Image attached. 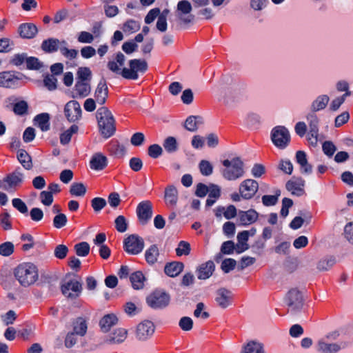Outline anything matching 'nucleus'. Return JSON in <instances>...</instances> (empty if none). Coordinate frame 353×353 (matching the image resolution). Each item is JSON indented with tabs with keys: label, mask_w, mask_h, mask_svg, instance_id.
Listing matches in <instances>:
<instances>
[{
	"label": "nucleus",
	"mask_w": 353,
	"mask_h": 353,
	"mask_svg": "<svg viewBox=\"0 0 353 353\" xmlns=\"http://www.w3.org/2000/svg\"><path fill=\"white\" fill-rule=\"evenodd\" d=\"M14 274L20 285L23 287L33 285L39 279L38 269L32 263H23L19 265L14 269Z\"/></svg>",
	"instance_id": "f257e3e1"
},
{
	"label": "nucleus",
	"mask_w": 353,
	"mask_h": 353,
	"mask_svg": "<svg viewBox=\"0 0 353 353\" xmlns=\"http://www.w3.org/2000/svg\"><path fill=\"white\" fill-rule=\"evenodd\" d=\"M97 119L101 135L108 139L112 137L115 131V121L111 112L105 107H101L97 112Z\"/></svg>",
	"instance_id": "f03ea898"
},
{
	"label": "nucleus",
	"mask_w": 353,
	"mask_h": 353,
	"mask_svg": "<svg viewBox=\"0 0 353 353\" xmlns=\"http://www.w3.org/2000/svg\"><path fill=\"white\" fill-rule=\"evenodd\" d=\"M222 163L225 168L222 169L221 174L226 180L235 181L244 175V164L240 158L236 157L231 160L225 159L223 161Z\"/></svg>",
	"instance_id": "7ed1b4c3"
},
{
	"label": "nucleus",
	"mask_w": 353,
	"mask_h": 353,
	"mask_svg": "<svg viewBox=\"0 0 353 353\" xmlns=\"http://www.w3.org/2000/svg\"><path fill=\"white\" fill-rule=\"evenodd\" d=\"M148 70V63L145 60L132 59L129 61V68H123L121 70V76L127 79L136 80L138 79V73H144Z\"/></svg>",
	"instance_id": "20e7f679"
},
{
	"label": "nucleus",
	"mask_w": 353,
	"mask_h": 353,
	"mask_svg": "<svg viewBox=\"0 0 353 353\" xmlns=\"http://www.w3.org/2000/svg\"><path fill=\"white\" fill-rule=\"evenodd\" d=\"M170 301L169 294L161 290L152 292L146 299L148 305L153 309H162L167 307Z\"/></svg>",
	"instance_id": "39448f33"
},
{
	"label": "nucleus",
	"mask_w": 353,
	"mask_h": 353,
	"mask_svg": "<svg viewBox=\"0 0 353 353\" xmlns=\"http://www.w3.org/2000/svg\"><path fill=\"white\" fill-rule=\"evenodd\" d=\"M285 301L288 312L292 314L299 312L303 305L302 294L297 288L290 289L285 295Z\"/></svg>",
	"instance_id": "423d86ee"
},
{
	"label": "nucleus",
	"mask_w": 353,
	"mask_h": 353,
	"mask_svg": "<svg viewBox=\"0 0 353 353\" xmlns=\"http://www.w3.org/2000/svg\"><path fill=\"white\" fill-rule=\"evenodd\" d=\"M23 174L19 170H15L0 181V188L13 192L23 182Z\"/></svg>",
	"instance_id": "0eeeda50"
},
{
	"label": "nucleus",
	"mask_w": 353,
	"mask_h": 353,
	"mask_svg": "<svg viewBox=\"0 0 353 353\" xmlns=\"http://www.w3.org/2000/svg\"><path fill=\"white\" fill-rule=\"evenodd\" d=\"M271 139L277 148L283 149L289 144L290 135L286 128L279 125L272 129Z\"/></svg>",
	"instance_id": "6e6552de"
},
{
	"label": "nucleus",
	"mask_w": 353,
	"mask_h": 353,
	"mask_svg": "<svg viewBox=\"0 0 353 353\" xmlns=\"http://www.w3.org/2000/svg\"><path fill=\"white\" fill-rule=\"evenodd\" d=\"M61 288L63 294L71 299L79 297L83 290L81 282L77 279L65 280Z\"/></svg>",
	"instance_id": "1a4fd4ad"
},
{
	"label": "nucleus",
	"mask_w": 353,
	"mask_h": 353,
	"mask_svg": "<svg viewBox=\"0 0 353 353\" xmlns=\"http://www.w3.org/2000/svg\"><path fill=\"white\" fill-rule=\"evenodd\" d=\"M242 92L241 86L234 83L230 85L223 87L221 90L220 97L224 103L229 105L236 101Z\"/></svg>",
	"instance_id": "9d476101"
},
{
	"label": "nucleus",
	"mask_w": 353,
	"mask_h": 353,
	"mask_svg": "<svg viewBox=\"0 0 353 353\" xmlns=\"http://www.w3.org/2000/svg\"><path fill=\"white\" fill-rule=\"evenodd\" d=\"M155 331L154 323L144 320L137 325L135 335L139 341H145L151 338Z\"/></svg>",
	"instance_id": "9b49d317"
},
{
	"label": "nucleus",
	"mask_w": 353,
	"mask_h": 353,
	"mask_svg": "<svg viewBox=\"0 0 353 353\" xmlns=\"http://www.w3.org/2000/svg\"><path fill=\"white\" fill-rule=\"evenodd\" d=\"M258 189V183L254 179H248L241 183L239 191L242 198L250 199L255 195Z\"/></svg>",
	"instance_id": "f8f14e48"
},
{
	"label": "nucleus",
	"mask_w": 353,
	"mask_h": 353,
	"mask_svg": "<svg viewBox=\"0 0 353 353\" xmlns=\"http://www.w3.org/2000/svg\"><path fill=\"white\" fill-rule=\"evenodd\" d=\"M124 246L127 252L137 254L143 250L144 243L141 238L132 234L125 239Z\"/></svg>",
	"instance_id": "ddd939ff"
},
{
	"label": "nucleus",
	"mask_w": 353,
	"mask_h": 353,
	"mask_svg": "<svg viewBox=\"0 0 353 353\" xmlns=\"http://www.w3.org/2000/svg\"><path fill=\"white\" fill-rule=\"evenodd\" d=\"M82 110L79 103L72 100L68 101L64 108V114L70 122H75L81 117Z\"/></svg>",
	"instance_id": "4468645a"
},
{
	"label": "nucleus",
	"mask_w": 353,
	"mask_h": 353,
	"mask_svg": "<svg viewBox=\"0 0 353 353\" xmlns=\"http://www.w3.org/2000/svg\"><path fill=\"white\" fill-rule=\"evenodd\" d=\"M305 181L301 178H292L289 180L286 184V189L292 194L296 196H301L305 194Z\"/></svg>",
	"instance_id": "2eb2a0df"
},
{
	"label": "nucleus",
	"mask_w": 353,
	"mask_h": 353,
	"mask_svg": "<svg viewBox=\"0 0 353 353\" xmlns=\"http://www.w3.org/2000/svg\"><path fill=\"white\" fill-rule=\"evenodd\" d=\"M137 214L139 221L145 224L152 215V205L149 201L141 202L137 208Z\"/></svg>",
	"instance_id": "dca6fc26"
},
{
	"label": "nucleus",
	"mask_w": 353,
	"mask_h": 353,
	"mask_svg": "<svg viewBox=\"0 0 353 353\" xmlns=\"http://www.w3.org/2000/svg\"><path fill=\"white\" fill-rule=\"evenodd\" d=\"M19 78L17 77L13 72H0V87L6 88H16L19 84Z\"/></svg>",
	"instance_id": "f3484780"
},
{
	"label": "nucleus",
	"mask_w": 353,
	"mask_h": 353,
	"mask_svg": "<svg viewBox=\"0 0 353 353\" xmlns=\"http://www.w3.org/2000/svg\"><path fill=\"white\" fill-rule=\"evenodd\" d=\"M108 96V88L105 80H101L94 91V97L96 102L99 105H103L105 103Z\"/></svg>",
	"instance_id": "a211bd4d"
},
{
	"label": "nucleus",
	"mask_w": 353,
	"mask_h": 353,
	"mask_svg": "<svg viewBox=\"0 0 353 353\" xmlns=\"http://www.w3.org/2000/svg\"><path fill=\"white\" fill-rule=\"evenodd\" d=\"M232 292L225 289L221 288L216 292V302L221 308L228 307L232 302Z\"/></svg>",
	"instance_id": "6ab92c4d"
},
{
	"label": "nucleus",
	"mask_w": 353,
	"mask_h": 353,
	"mask_svg": "<svg viewBox=\"0 0 353 353\" xmlns=\"http://www.w3.org/2000/svg\"><path fill=\"white\" fill-rule=\"evenodd\" d=\"M127 336V330L121 327L117 328L105 339V342L111 345L119 344L126 339Z\"/></svg>",
	"instance_id": "aec40b11"
},
{
	"label": "nucleus",
	"mask_w": 353,
	"mask_h": 353,
	"mask_svg": "<svg viewBox=\"0 0 353 353\" xmlns=\"http://www.w3.org/2000/svg\"><path fill=\"white\" fill-rule=\"evenodd\" d=\"M178 190L174 185H168L164 192L165 204L169 207H175L178 202Z\"/></svg>",
	"instance_id": "412c9836"
},
{
	"label": "nucleus",
	"mask_w": 353,
	"mask_h": 353,
	"mask_svg": "<svg viewBox=\"0 0 353 353\" xmlns=\"http://www.w3.org/2000/svg\"><path fill=\"white\" fill-rule=\"evenodd\" d=\"M90 83L77 81L72 97L74 98H85L90 94Z\"/></svg>",
	"instance_id": "4be33fe9"
},
{
	"label": "nucleus",
	"mask_w": 353,
	"mask_h": 353,
	"mask_svg": "<svg viewBox=\"0 0 353 353\" xmlns=\"http://www.w3.org/2000/svg\"><path fill=\"white\" fill-rule=\"evenodd\" d=\"M125 61V55L119 52L115 54V57L113 60H110L108 62L107 67L110 71L121 74L122 70L121 67L123 66Z\"/></svg>",
	"instance_id": "5701e85b"
},
{
	"label": "nucleus",
	"mask_w": 353,
	"mask_h": 353,
	"mask_svg": "<svg viewBox=\"0 0 353 353\" xmlns=\"http://www.w3.org/2000/svg\"><path fill=\"white\" fill-rule=\"evenodd\" d=\"M18 32L23 39H32L37 34L38 29L34 23H26L19 26Z\"/></svg>",
	"instance_id": "b1692460"
},
{
	"label": "nucleus",
	"mask_w": 353,
	"mask_h": 353,
	"mask_svg": "<svg viewBox=\"0 0 353 353\" xmlns=\"http://www.w3.org/2000/svg\"><path fill=\"white\" fill-rule=\"evenodd\" d=\"M118 321L119 319L114 314L104 315L99 321L101 330L104 333L109 332L112 327L117 324Z\"/></svg>",
	"instance_id": "393cba45"
},
{
	"label": "nucleus",
	"mask_w": 353,
	"mask_h": 353,
	"mask_svg": "<svg viewBox=\"0 0 353 353\" xmlns=\"http://www.w3.org/2000/svg\"><path fill=\"white\" fill-rule=\"evenodd\" d=\"M214 264L212 261H207L199 266L196 270L199 279H207L210 277L214 271Z\"/></svg>",
	"instance_id": "a878e982"
},
{
	"label": "nucleus",
	"mask_w": 353,
	"mask_h": 353,
	"mask_svg": "<svg viewBox=\"0 0 353 353\" xmlns=\"http://www.w3.org/2000/svg\"><path fill=\"white\" fill-rule=\"evenodd\" d=\"M316 349L321 353H336L341 349V346L338 343H327L323 339L318 341Z\"/></svg>",
	"instance_id": "bb28decb"
},
{
	"label": "nucleus",
	"mask_w": 353,
	"mask_h": 353,
	"mask_svg": "<svg viewBox=\"0 0 353 353\" xmlns=\"http://www.w3.org/2000/svg\"><path fill=\"white\" fill-rule=\"evenodd\" d=\"M297 163L301 166V172L302 174H309L312 172V166L308 163L307 156L305 152L298 151L296 154Z\"/></svg>",
	"instance_id": "cd10ccee"
},
{
	"label": "nucleus",
	"mask_w": 353,
	"mask_h": 353,
	"mask_svg": "<svg viewBox=\"0 0 353 353\" xmlns=\"http://www.w3.org/2000/svg\"><path fill=\"white\" fill-rule=\"evenodd\" d=\"M108 164L106 157L101 153L94 154L90 160V168L94 170H102Z\"/></svg>",
	"instance_id": "c85d7f7f"
},
{
	"label": "nucleus",
	"mask_w": 353,
	"mask_h": 353,
	"mask_svg": "<svg viewBox=\"0 0 353 353\" xmlns=\"http://www.w3.org/2000/svg\"><path fill=\"white\" fill-rule=\"evenodd\" d=\"M241 353H265L263 345L257 341H250L243 345Z\"/></svg>",
	"instance_id": "c756f323"
},
{
	"label": "nucleus",
	"mask_w": 353,
	"mask_h": 353,
	"mask_svg": "<svg viewBox=\"0 0 353 353\" xmlns=\"http://www.w3.org/2000/svg\"><path fill=\"white\" fill-rule=\"evenodd\" d=\"M250 232L244 230L237 234L238 243L236 245V252L240 254L249 248L248 244Z\"/></svg>",
	"instance_id": "7c9ffc66"
},
{
	"label": "nucleus",
	"mask_w": 353,
	"mask_h": 353,
	"mask_svg": "<svg viewBox=\"0 0 353 353\" xmlns=\"http://www.w3.org/2000/svg\"><path fill=\"white\" fill-rule=\"evenodd\" d=\"M183 268L184 265L183 263L173 261L165 265L164 272L168 276L175 277L183 271Z\"/></svg>",
	"instance_id": "2f4dec72"
},
{
	"label": "nucleus",
	"mask_w": 353,
	"mask_h": 353,
	"mask_svg": "<svg viewBox=\"0 0 353 353\" xmlns=\"http://www.w3.org/2000/svg\"><path fill=\"white\" fill-rule=\"evenodd\" d=\"M61 41L55 38L44 40L41 43V49L47 53H52L60 49Z\"/></svg>",
	"instance_id": "473e14b6"
},
{
	"label": "nucleus",
	"mask_w": 353,
	"mask_h": 353,
	"mask_svg": "<svg viewBox=\"0 0 353 353\" xmlns=\"http://www.w3.org/2000/svg\"><path fill=\"white\" fill-rule=\"evenodd\" d=\"M203 123V119L200 116H190L184 123L185 128L190 132H195L199 126Z\"/></svg>",
	"instance_id": "72a5a7b5"
},
{
	"label": "nucleus",
	"mask_w": 353,
	"mask_h": 353,
	"mask_svg": "<svg viewBox=\"0 0 353 353\" xmlns=\"http://www.w3.org/2000/svg\"><path fill=\"white\" fill-rule=\"evenodd\" d=\"M130 280L134 289L140 290L144 287L145 277L142 272L137 271L130 275Z\"/></svg>",
	"instance_id": "f704fd0d"
},
{
	"label": "nucleus",
	"mask_w": 353,
	"mask_h": 353,
	"mask_svg": "<svg viewBox=\"0 0 353 353\" xmlns=\"http://www.w3.org/2000/svg\"><path fill=\"white\" fill-rule=\"evenodd\" d=\"M221 196V188L219 185L210 183L208 192V198L206 200V206L210 207Z\"/></svg>",
	"instance_id": "c9c22d12"
},
{
	"label": "nucleus",
	"mask_w": 353,
	"mask_h": 353,
	"mask_svg": "<svg viewBox=\"0 0 353 353\" xmlns=\"http://www.w3.org/2000/svg\"><path fill=\"white\" fill-rule=\"evenodd\" d=\"M330 101V98L326 94L319 96L311 105L312 112L315 113L317 111L325 109Z\"/></svg>",
	"instance_id": "e433bc0d"
},
{
	"label": "nucleus",
	"mask_w": 353,
	"mask_h": 353,
	"mask_svg": "<svg viewBox=\"0 0 353 353\" xmlns=\"http://www.w3.org/2000/svg\"><path fill=\"white\" fill-rule=\"evenodd\" d=\"M86 321L82 317L77 318L73 322V332L79 336H84L87 332Z\"/></svg>",
	"instance_id": "4c0bfd02"
},
{
	"label": "nucleus",
	"mask_w": 353,
	"mask_h": 353,
	"mask_svg": "<svg viewBox=\"0 0 353 353\" xmlns=\"http://www.w3.org/2000/svg\"><path fill=\"white\" fill-rule=\"evenodd\" d=\"M34 121L42 131H47L50 128V116L48 113H42L35 117Z\"/></svg>",
	"instance_id": "58836bf2"
},
{
	"label": "nucleus",
	"mask_w": 353,
	"mask_h": 353,
	"mask_svg": "<svg viewBox=\"0 0 353 353\" xmlns=\"http://www.w3.org/2000/svg\"><path fill=\"white\" fill-rule=\"evenodd\" d=\"M17 159L25 169L30 170L32 168L31 157L26 150H19Z\"/></svg>",
	"instance_id": "ea45409f"
},
{
	"label": "nucleus",
	"mask_w": 353,
	"mask_h": 353,
	"mask_svg": "<svg viewBox=\"0 0 353 353\" xmlns=\"http://www.w3.org/2000/svg\"><path fill=\"white\" fill-rule=\"evenodd\" d=\"M258 218V214L253 210H250L246 212H243L240 214V221L244 225L250 224Z\"/></svg>",
	"instance_id": "a19ab883"
},
{
	"label": "nucleus",
	"mask_w": 353,
	"mask_h": 353,
	"mask_svg": "<svg viewBox=\"0 0 353 353\" xmlns=\"http://www.w3.org/2000/svg\"><path fill=\"white\" fill-rule=\"evenodd\" d=\"M163 146L168 153H174L179 149L177 141L174 137H167L163 141Z\"/></svg>",
	"instance_id": "79ce46f5"
},
{
	"label": "nucleus",
	"mask_w": 353,
	"mask_h": 353,
	"mask_svg": "<svg viewBox=\"0 0 353 353\" xmlns=\"http://www.w3.org/2000/svg\"><path fill=\"white\" fill-rule=\"evenodd\" d=\"M159 252L157 245H153L145 252V260L150 264H154L157 262Z\"/></svg>",
	"instance_id": "37998d69"
},
{
	"label": "nucleus",
	"mask_w": 353,
	"mask_h": 353,
	"mask_svg": "<svg viewBox=\"0 0 353 353\" xmlns=\"http://www.w3.org/2000/svg\"><path fill=\"white\" fill-rule=\"evenodd\" d=\"M68 43L65 40L61 41L60 46V52L63 56L69 59H75L78 54V51L75 49H68L67 48Z\"/></svg>",
	"instance_id": "c03bdc74"
},
{
	"label": "nucleus",
	"mask_w": 353,
	"mask_h": 353,
	"mask_svg": "<svg viewBox=\"0 0 353 353\" xmlns=\"http://www.w3.org/2000/svg\"><path fill=\"white\" fill-rule=\"evenodd\" d=\"M77 81L90 83L92 72L89 68L81 67L78 69Z\"/></svg>",
	"instance_id": "a18cd8bd"
},
{
	"label": "nucleus",
	"mask_w": 353,
	"mask_h": 353,
	"mask_svg": "<svg viewBox=\"0 0 353 353\" xmlns=\"http://www.w3.org/2000/svg\"><path fill=\"white\" fill-rule=\"evenodd\" d=\"M86 187L82 183H73L70 188V193L75 196H83L86 193Z\"/></svg>",
	"instance_id": "49530a36"
},
{
	"label": "nucleus",
	"mask_w": 353,
	"mask_h": 353,
	"mask_svg": "<svg viewBox=\"0 0 353 353\" xmlns=\"http://www.w3.org/2000/svg\"><path fill=\"white\" fill-rule=\"evenodd\" d=\"M78 131V126L72 125L68 130L63 132L60 136V142L63 145L68 144L73 134L77 133Z\"/></svg>",
	"instance_id": "de8ad7c7"
},
{
	"label": "nucleus",
	"mask_w": 353,
	"mask_h": 353,
	"mask_svg": "<svg viewBox=\"0 0 353 353\" xmlns=\"http://www.w3.org/2000/svg\"><path fill=\"white\" fill-rule=\"evenodd\" d=\"M122 29L124 32L132 34L140 29V23L135 20L129 19L123 24Z\"/></svg>",
	"instance_id": "09e8293b"
},
{
	"label": "nucleus",
	"mask_w": 353,
	"mask_h": 353,
	"mask_svg": "<svg viewBox=\"0 0 353 353\" xmlns=\"http://www.w3.org/2000/svg\"><path fill=\"white\" fill-rule=\"evenodd\" d=\"M310 127V132L313 134L319 132V119L314 112L309 113L306 117Z\"/></svg>",
	"instance_id": "8fccbe9b"
},
{
	"label": "nucleus",
	"mask_w": 353,
	"mask_h": 353,
	"mask_svg": "<svg viewBox=\"0 0 353 353\" xmlns=\"http://www.w3.org/2000/svg\"><path fill=\"white\" fill-rule=\"evenodd\" d=\"M74 250L77 256L84 257L90 252V245L87 242H81L74 245Z\"/></svg>",
	"instance_id": "3c124183"
},
{
	"label": "nucleus",
	"mask_w": 353,
	"mask_h": 353,
	"mask_svg": "<svg viewBox=\"0 0 353 353\" xmlns=\"http://www.w3.org/2000/svg\"><path fill=\"white\" fill-rule=\"evenodd\" d=\"M28 105L25 101H20L14 104L13 112L15 114L23 116L28 112Z\"/></svg>",
	"instance_id": "603ef678"
},
{
	"label": "nucleus",
	"mask_w": 353,
	"mask_h": 353,
	"mask_svg": "<svg viewBox=\"0 0 353 353\" xmlns=\"http://www.w3.org/2000/svg\"><path fill=\"white\" fill-rule=\"evenodd\" d=\"M190 245L187 241H181L179 242L176 249V254L180 256L182 255H188L190 252Z\"/></svg>",
	"instance_id": "864d4df0"
},
{
	"label": "nucleus",
	"mask_w": 353,
	"mask_h": 353,
	"mask_svg": "<svg viewBox=\"0 0 353 353\" xmlns=\"http://www.w3.org/2000/svg\"><path fill=\"white\" fill-rule=\"evenodd\" d=\"M280 190L276 191L275 195H264L262 196L263 204L265 206L274 205L279 199L280 196Z\"/></svg>",
	"instance_id": "5fc2aeb1"
},
{
	"label": "nucleus",
	"mask_w": 353,
	"mask_h": 353,
	"mask_svg": "<svg viewBox=\"0 0 353 353\" xmlns=\"http://www.w3.org/2000/svg\"><path fill=\"white\" fill-rule=\"evenodd\" d=\"M115 228L119 232H125L128 229V223L123 215L117 216L114 221Z\"/></svg>",
	"instance_id": "6e6d98bb"
},
{
	"label": "nucleus",
	"mask_w": 353,
	"mask_h": 353,
	"mask_svg": "<svg viewBox=\"0 0 353 353\" xmlns=\"http://www.w3.org/2000/svg\"><path fill=\"white\" fill-rule=\"evenodd\" d=\"M68 222V219L65 214L59 213L56 215L53 219V225L55 228L60 229L64 227Z\"/></svg>",
	"instance_id": "4d7b16f0"
},
{
	"label": "nucleus",
	"mask_w": 353,
	"mask_h": 353,
	"mask_svg": "<svg viewBox=\"0 0 353 353\" xmlns=\"http://www.w3.org/2000/svg\"><path fill=\"white\" fill-rule=\"evenodd\" d=\"M199 170L203 176H209L212 173L213 167L208 161L202 160L199 163Z\"/></svg>",
	"instance_id": "13d9d810"
},
{
	"label": "nucleus",
	"mask_w": 353,
	"mask_h": 353,
	"mask_svg": "<svg viewBox=\"0 0 353 353\" xmlns=\"http://www.w3.org/2000/svg\"><path fill=\"white\" fill-rule=\"evenodd\" d=\"M335 263V259L330 257L320 261L317 265V268L321 271L329 270Z\"/></svg>",
	"instance_id": "bf43d9fd"
},
{
	"label": "nucleus",
	"mask_w": 353,
	"mask_h": 353,
	"mask_svg": "<svg viewBox=\"0 0 353 353\" xmlns=\"http://www.w3.org/2000/svg\"><path fill=\"white\" fill-rule=\"evenodd\" d=\"M68 248L65 245L60 244L55 247L54 254L59 259H63L68 254Z\"/></svg>",
	"instance_id": "052dcab7"
},
{
	"label": "nucleus",
	"mask_w": 353,
	"mask_h": 353,
	"mask_svg": "<svg viewBox=\"0 0 353 353\" xmlns=\"http://www.w3.org/2000/svg\"><path fill=\"white\" fill-rule=\"evenodd\" d=\"M43 83L49 90H54L57 88V79L53 74H48L45 77Z\"/></svg>",
	"instance_id": "680f3d73"
},
{
	"label": "nucleus",
	"mask_w": 353,
	"mask_h": 353,
	"mask_svg": "<svg viewBox=\"0 0 353 353\" xmlns=\"http://www.w3.org/2000/svg\"><path fill=\"white\" fill-rule=\"evenodd\" d=\"M14 252V245L11 242H6L0 245V254L4 256L11 255Z\"/></svg>",
	"instance_id": "e2e57ef3"
},
{
	"label": "nucleus",
	"mask_w": 353,
	"mask_h": 353,
	"mask_svg": "<svg viewBox=\"0 0 353 353\" xmlns=\"http://www.w3.org/2000/svg\"><path fill=\"white\" fill-rule=\"evenodd\" d=\"M91 205L93 210L98 212L106 205V201L101 197H95L91 201Z\"/></svg>",
	"instance_id": "0e129e2a"
},
{
	"label": "nucleus",
	"mask_w": 353,
	"mask_h": 353,
	"mask_svg": "<svg viewBox=\"0 0 353 353\" xmlns=\"http://www.w3.org/2000/svg\"><path fill=\"white\" fill-rule=\"evenodd\" d=\"M94 39V36L88 32L82 31L78 35V41L82 43H91Z\"/></svg>",
	"instance_id": "69168bd1"
},
{
	"label": "nucleus",
	"mask_w": 353,
	"mask_h": 353,
	"mask_svg": "<svg viewBox=\"0 0 353 353\" xmlns=\"http://www.w3.org/2000/svg\"><path fill=\"white\" fill-rule=\"evenodd\" d=\"M179 325L183 331H190L192 329L193 321L191 318L183 316L180 319Z\"/></svg>",
	"instance_id": "338daca9"
},
{
	"label": "nucleus",
	"mask_w": 353,
	"mask_h": 353,
	"mask_svg": "<svg viewBox=\"0 0 353 353\" xmlns=\"http://www.w3.org/2000/svg\"><path fill=\"white\" fill-rule=\"evenodd\" d=\"M344 235L345 239L353 244V222H350L345 226Z\"/></svg>",
	"instance_id": "774afa93"
}]
</instances>
